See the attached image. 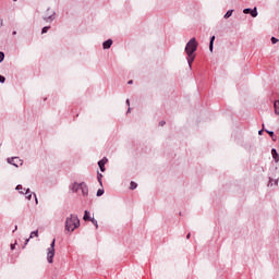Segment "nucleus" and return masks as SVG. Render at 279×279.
<instances>
[{
  "label": "nucleus",
  "instance_id": "f257e3e1",
  "mask_svg": "<svg viewBox=\"0 0 279 279\" xmlns=\"http://www.w3.org/2000/svg\"><path fill=\"white\" fill-rule=\"evenodd\" d=\"M198 45L197 39L193 37L185 46V53L187 56L186 60L190 69H193V62H195V51H197Z\"/></svg>",
  "mask_w": 279,
  "mask_h": 279
},
{
  "label": "nucleus",
  "instance_id": "f03ea898",
  "mask_svg": "<svg viewBox=\"0 0 279 279\" xmlns=\"http://www.w3.org/2000/svg\"><path fill=\"white\" fill-rule=\"evenodd\" d=\"M72 193H77L81 197H88V185L86 182H73L69 185Z\"/></svg>",
  "mask_w": 279,
  "mask_h": 279
},
{
  "label": "nucleus",
  "instance_id": "7ed1b4c3",
  "mask_svg": "<svg viewBox=\"0 0 279 279\" xmlns=\"http://www.w3.org/2000/svg\"><path fill=\"white\" fill-rule=\"evenodd\" d=\"M77 228H80V218L77 217V215L71 214L65 219V232L73 234V232H75Z\"/></svg>",
  "mask_w": 279,
  "mask_h": 279
},
{
  "label": "nucleus",
  "instance_id": "20e7f679",
  "mask_svg": "<svg viewBox=\"0 0 279 279\" xmlns=\"http://www.w3.org/2000/svg\"><path fill=\"white\" fill-rule=\"evenodd\" d=\"M56 11L52 10L51 8H48L43 15V21H45V23H53Z\"/></svg>",
  "mask_w": 279,
  "mask_h": 279
},
{
  "label": "nucleus",
  "instance_id": "39448f33",
  "mask_svg": "<svg viewBox=\"0 0 279 279\" xmlns=\"http://www.w3.org/2000/svg\"><path fill=\"white\" fill-rule=\"evenodd\" d=\"M53 256H56V239L52 240L50 247H48L47 260L53 263Z\"/></svg>",
  "mask_w": 279,
  "mask_h": 279
},
{
  "label": "nucleus",
  "instance_id": "423d86ee",
  "mask_svg": "<svg viewBox=\"0 0 279 279\" xmlns=\"http://www.w3.org/2000/svg\"><path fill=\"white\" fill-rule=\"evenodd\" d=\"M7 162H9V165H13V167H23V160L19 157L8 158Z\"/></svg>",
  "mask_w": 279,
  "mask_h": 279
},
{
  "label": "nucleus",
  "instance_id": "0eeeda50",
  "mask_svg": "<svg viewBox=\"0 0 279 279\" xmlns=\"http://www.w3.org/2000/svg\"><path fill=\"white\" fill-rule=\"evenodd\" d=\"M107 163H108V159L106 157H104L101 160L98 161V167H99L101 173H104L106 171Z\"/></svg>",
  "mask_w": 279,
  "mask_h": 279
},
{
  "label": "nucleus",
  "instance_id": "6e6552de",
  "mask_svg": "<svg viewBox=\"0 0 279 279\" xmlns=\"http://www.w3.org/2000/svg\"><path fill=\"white\" fill-rule=\"evenodd\" d=\"M112 39H107L102 43V49H110V47H112Z\"/></svg>",
  "mask_w": 279,
  "mask_h": 279
},
{
  "label": "nucleus",
  "instance_id": "1a4fd4ad",
  "mask_svg": "<svg viewBox=\"0 0 279 279\" xmlns=\"http://www.w3.org/2000/svg\"><path fill=\"white\" fill-rule=\"evenodd\" d=\"M271 156H272L275 162H279V155H278V150H276V148L271 149Z\"/></svg>",
  "mask_w": 279,
  "mask_h": 279
},
{
  "label": "nucleus",
  "instance_id": "9d476101",
  "mask_svg": "<svg viewBox=\"0 0 279 279\" xmlns=\"http://www.w3.org/2000/svg\"><path fill=\"white\" fill-rule=\"evenodd\" d=\"M214 47H215V36H211L210 40H209V51H210V53H213Z\"/></svg>",
  "mask_w": 279,
  "mask_h": 279
},
{
  "label": "nucleus",
  "instance_id": "9b49d317",
  "mask_svg": "<svg viewBox=\"0 0 279 279\" xmlns=\"http://www.w3.org/2000/svg\"><path fill=\"white\" fill-rule=\"evenodd\" d=\"M15 191H19L20 195H25V189L21 184L16 185Z\"/></svg>",
  "mask_w": 279,
  "mask_h": 279
},
{
  "label": "nucleus",
  "instance_id": "f8f14e48",
  "mask_svg": "<svg viewBox=\"0 0 279 279\" xmlns=\"http://www.w3.org/2000/svg\"><path fill=\"white\" fill-rule=\"evenodd\" d=\"M24 195H26V199H28V202L32 201V191L29 189L25 190Z\"/></svg>",
  "mask_w": 279,
  "mask_h": 279
},
{
  "label": "nucleus",
  "instance_id": "ddd939ff",
  "mask_svg": "<svg viewBox=\"0 0 279 279\" xmlns=\"http://www.w3.org/2000/svg\"><path fill=\"white\" fill-rule=\"evenodd\" d=\"M102 178H104V174H101L100 172H97V180H98L100 186H104V182L101 181Z\"/></svg>",
  "mask_w": 279,
  "mask_h": 279
},
{
  "label": "nucleus",
  "instance_id": "4468645a",
  "mask_svg": "<svg viewBox=\"0 0 279 279\" xmlns=\"http://www.w3.org/2000/svg\"><path fill=\"white\" fill-rule=\"evenodd\" d=\"M274 108H275V113H276V114H279V100H276V101L274 102Z\"/></svg>",
  "mask_w": 279,
  "mask_h": 279
},
{
  "label": "nucleus",
  "instance_id": "2eb2a0df",
  "mask_svg": "<svg viewBox=\"0 0 279 279\" xmlns=\"http://www.w3.org/2000/svg\"><path fill=\"white\" fill-rule=\"evenodd\" d=\"M83 219L84 221H90V213H88V210H85Z\"/></svg>",
  "mask_w": 279,
  "mask_h": 279
},
{
  "label": "nucleus",
  "instance_id": "dca6fc26",
  "mask_svg": "<svg viewBox=\"0 0 279 279\" xmlns=\"http://www.w3.org/2000/svg\"><path fill=\"white\" fill-rule=\"evenodd\" d=\"M251 16L253 19H256V16H258V10L256 8H254L252 11H251Z\"/></svg>",
  "mask_w": 279,
  "mask_h": 279
},
{
  "label": "nucleus",
  "instance_id": "f3484780",
  "mask_svg": "<svg viewBox=\"0 0 279 279\" xmlns=\"http://www.w3.org/2000/svg\"><path fill=\"white\" fill-rule=\"evenodd\" d=\"M233 12H234V10L227 11V13L225 14L223 19H230V16H232Z\"/></svg>",
  "mask_w": 279,
  "mask_h": 279
},
{
  "label": "nucleus",
  "instance_id": "a211bd4d",
  "mask_svg": "<svg viewBox=\"0 0 279 279\" xmlns=\"http://www.w3.org/2000/svg\"><path fill=\"white\" fill-rule=\"evenodd\" d=\"M137 186H138V184H136V182H134V181H132V182H131V184H130V189H131V191L136 190V189H137Z\"/></svg>",
  "mask_w": 279,
  "mask_h": 279
},
{
  "label": "nucleus",
  "instance_id": "6ab92c4d",
  "mask_svg": "<svg viewBox=\"0 0 279 279\" xmlns=\"http://www.w3.org/2000/svg\"><path fill=\"white\" fill-rule=\"evenodd\" d=\"M34 236L38 238V230L31 232L29 239H34Z\"/></svg>",
  "mask_w": 279,
  "mask_h": 279
},
{
  "label": "nucleus",
  "instance_id": "aec40b11",
  "mask_svg": "<svg viewBox=\"0 0 279 279\" xmlns=\"http://www.w3.org/2000/svg\"><path fill=\"white\" fill-rule=\"evenodd\" d=\"M49 29H51V26H45L41 29V34H47V32H49Z\"/></svg>",
  "mask_w": 279,
  "mask_h": 279
},
{
  "label": "nucleus",
  "instance_id": "412c9836",
  "mask_svg": "<svg viewBox=\"0 0 279 279\" xmlns=\"http://www.w3.org/2000/svg\"><path fill=\"white\" fill-rule=\"evenodd\" d=\"M267 134H269V136L272 138V141H276V135L274 134V131H267Z\"/></svg>",
  "mask_w": 279,
  "mask_h": 279
},
{
  "label": "nucleus",
  "instance_id": "4be33fe9",
  "mask_svg": "<svg viewBox=\"0 0 279 279\" xmlns=\"http://www.w3.org/2000/svg\"><path fill=\"white\" fill-rule=\"evenodd\" d=\"M267 186H274V178L268 177V184Z\"/></svg>",
  "mask_w": 279,
  "mask_h": 279
},
{
  "label": "nucleus",
  "instance_id": "5701e85b",
  "mask_svg": "<svg viewBox=\"0 0 279 279\" xmlns=\"http://www.w3.org/2000/svg\"><path fill=\"white\" fill-rule=\"evenodd\" d=\"M92 223L95 226V228H99V225L97 223V220L95 218L90 219Z\"/></svg>",
  "mask_w": 279,
  "mask_h": 279
},
{
  "label": "nucleus",
  "instance_id": "b1692460",
  "mask_svg": "<svg viewBox=\"0 0 279 279\" xmlns=\"http://www.w3.org/2000/svg\"><path fill=\"white\" fill-rule=\"evenodd\" d=\"M252 10H253V9H250V8L244 9V10H243V14H252Z\"/></svg>",
  "mask_w": 279,
  "mask_h": 279
},
{
  "label": "nucleus",
  "instance_id": "393cba45",
  "mask_svg": "<svg viewBox=\"0 0 279 279\" xmlns=\"http://www.w3.org/2000/svg\"><path fill=\"white\" fill-rule=\"evenodd\" d=\"M5 60V53L0 51V63Z\"/></svg>",
  "mask_w": 279,
  "mask_h": 279
},
{
  "label": "nucleus",
  "instance_id": "a878e982",
  "mask_svg": "<svg viewBox=\"0 0 279 279\" xmlns=\"http://www.w3.org/2000/svg\"><path fill=\"white\" fill-rule=\"evenodd\" d=\"M96 195L97 197H101V195H104V190L99 189Z\"/></svg>",
  "mask_w": 279,
  "mask_h": 279
},
{
  "label": "nucleus",
  "instance_id": "bb28decb",
  "mask_svg": "<svg viewBox=\"0 0 279 279\" xmlns=\"http://www.w3.org/2000/svg\"><path fill=\"white\" fill-rule=\"evenodd\" d=\"M270 41H271L272 45H276V44L278 43V38L271 37V38H270Z\"/></svg>",
  "mask_w": 279,
  "mask_h": 279
},
{
  "label": "nucleus",
  "instance_id": "cd10ccee",
  "mask_svg": "<svg viewBox=\"0 0 279 279\" xmlns=\"http://www.w3.org/2000/svg\"><path fill=\"white\" fill-rule=\"evenodd\" d=\"M0 84H5V76L0 75Z\"/></svg>",
  "mask_w": 279,
  "mask_h": 279
},
{
  "label": "nucleus",
  "instance_id": "c85d7f7f",
  "mask_svg": "<svg viewBox=\"0 0 279 279\" xmlns=\"http://www.w3.org/2000/svg\"><path fill=\"white\" fill-rule=\"evenodd\" d=\"M11 250L12 251L16 250V244H11Z\"/></svg>",
  "mask_w": 279,
  "mask_h": 279
},
{
  "label": "nucleus",
  "instance_id": "c756f323",
  "mask_svg": "<svg viewBox=\"0 0 279 279\" xmlns=\"http://www.w3.org/2000/svg\"><path fill=\"white\" fill-rule=\"evenodd\" d=\"M278 182H279V180L277 179V180H275L274 181V186H278Z\"/></svg>",
  "mask_w": 279,
  "mask_h": 279
},
{
  "label": "nucleus",
  "instance_id": "7c9ffc66",
  "mask_svg": "<svg viewBox=\"0 0 279 279\" xmlns=\"http://www.w3.org/2000/svg\"><path fill=\"white\" fill-rule=\"evenodd\" d=\"M35 197V204H38V197L36 196V194H34Z\"/></svg>",
  "mask_w": 279,
  "mask_h": 279
},
{
  "label": "nucleus",
  "instance_id": "2f4dec72",
  "mask_svg": "<svg viewBox=\"0 0 279 279\" xmlns=\"http://www.w3.org/2000/svg\"><path fill=\"white\" fill-rule=\"evenodd\" d=\"M19 230V226L15 225L13 232H16Z\"/></svg>",
  "mask_w": 279,
  "mask_h": 279
},
{
  "label": "nucleus",
  "instance_id": "473e14b6",
  "mask_svg": "<svg viewBox=\"0 0 279 279\" xmlns=\"http://www.w3.org/2000/svg\"><path fill=\"white\" fill-rule=\"evenodd\" d=\"M165 123H166L165 121H161V122H159V125L162 126V125H165Z\"/></svg>",
  "mask_w": 279,
  "mask_h": 279
},
{
  "label": "nucleus",
  "instance_id": "72a5a7b5",
  "mask_svg": "<svg viewBox=\"0 0 279 279\" xmlns=\"http://www.w3.org/2000/svg\"><path fill=\"white\" fill-rule=\"evenodd\" d=\"M259 136H263V130L258 131Z\"/></svg>",
  "mask_w": 279,
  "mask_h": 279
},
{
  "label": "nucleus",
  "instance_id": "f704fd0d",
  "mask_svg": "<svg viewBox=\"0 0 279 279\" xmlns=\"http://www.w3.org/2000/svg\"><path fill=\"white\" fill-rule=\"evenodd\" d=\"M27 243H29V238H28V239H26V241H25V244H24V245H27Z\"/></svg>",
  "mask_w": 279,
  "mask_h": 279
},
{
  "label": "nucleus",
  "instance_id": "c9c22d12",
  "mask_svg": "<svg viewBox=\"0 0 279 279\" xmlns=\"http://www.w3.org/2000/svg\"><path fill=\"white\" fill-rule=\"evenodd\" d=\"M12 36H16V31H13V32H12Z\"/></svg>",
  "mask_w": 279,
  "mask_h": 279
},
{
  "label": "nucleus",
  "instance_id": "e433bc0d",
  "mask_svg": "<svg viewBox=\"0 0 279 279\" xmlns=\"http://www.w3.org/2000/svg\"><path fill=\"white\" fill-rule=\"evenodd\" d=\"M128 84H134V81L131 80V81L128 82Z\"/></svg>",
  "mask_w": 279,
  "mask_h": 279
},
{
  "label": "nucleus",
  "instance_id": "4c0bfd02",
  "mask_svg": "<svg viewBox=\"0 0 279 279\" xmlns=\"http://www.w3.org/2000/svg\"><path fill=\"white\" fill-rule=\"evenodd\" d=\"M126 106H130V99H126Z\"/></svg>",
  "mask_w": 279,
  "mask_h": 279
},
{
  "label": "nucleus",
  "instance_id": "58836bf2",
  "mask_svg": "<svg viewBox=\"0 0 279 279\" xmlns=\"http://www.w3.org/2000/svg\"><path fill=\"white\" fill-rule=\"evenodd\" d=\"M0 25L3 26V20H0Z\"/></svg>",
  "mask_w": 279,
  "mask_h": 279
},
{
  "label": "nucleus",
  "instance_id": "ea45409f",
  "mask_svg": "<svg viewBox=\"0 0 279 279\" xmlns=\"http://www.w3.org/2000/svg\"><path fill=\"white\" fill-rule=\"evenodd\" d=\"M186 239H191V233H189V234L186 235Z\"/></svg>",
  "mask_w": 279,
  "mask_h": 279
},
{
  "label": "nucleus",
  "instance_id": "a19ab883",
  "mask_svg": "<svg viewBox=\"0 0 279 279\" xmlns=\"http://www.w3.org/2000/svg\"><path fill=\"white\" fill-rule=\"evenodd\" d=\"M131 108L128 109V113H130Z\"/></svg>",
  "mask_w": 279,
  "mask_h": 279
},
{
  "label": "nucleus",
  "instance_id": "79ce46f5",
  "mask_svg": "<svg viewBox=\"0 0 279 279\" xmlns=\"http://www.w3.org/2000/svg\"><path fill=\"white\" fill-rule=\"evenodd\" d=\"M277 180L279 181V178Z\"/></svg>",
  "mask_w": 279,
  "mask_h": 279
},
{
  "label": "nucleus",
  "instance_id": "37998d69",
  "mask_svg": "<svg viewBox=\"0 0 279 279\" xmlns=\"http://www.w3.org/2000/svg\"><path fill=\"white\" fill-rule=\"evenodd\" d=\"M13 1H16V0H13Z\"/></svg>",
  "mask_w": 279,
  "mask_h": 279
}]
</instances>
